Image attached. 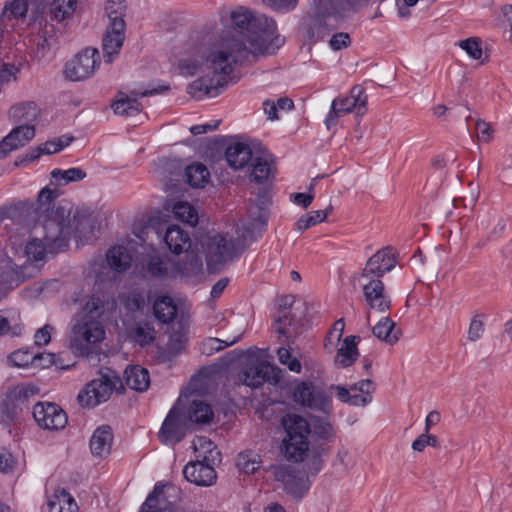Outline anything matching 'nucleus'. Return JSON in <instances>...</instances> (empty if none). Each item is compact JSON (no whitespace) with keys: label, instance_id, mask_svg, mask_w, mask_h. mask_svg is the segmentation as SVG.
Listing matches in <instances>:
<instances>
[{"label":"nucleus","instance_id":"nucleus-1","mask_svg":"<svg viewBox=\"0 0 512 512\" xmlns=\"http://www.w3.org/2000/svg\"><path fill=\"white\" fill-rule=\"evenodd\" d=\"M223 21L230 24L234 36L204 35L193 48L192 57L179 61L182 75L200 73L187 87V93L196 100L217 97L233 83L237 63L251 56L273 54L284 43L272 18L255 15L247 8L231 10Z\"/></svg>","mask_w":512,"mask_h":512},{"label":"nucleus","instance_id":"nucleus-2","mask_svg":"<svg viewBox=\"0 0 512 512\" xmlns=\"http://www.w3.org/2000/svg\"><path fill=\"white\" fill-rule=\"evenodd\" d=\"M75 302L81 310L72 325L69 343L75 354L88 356L105 339V329L99 319L116 308V301L96 291L87 299L77 297Z\"/></svg>","mask_w":512,"mask_h":512},{"label":"nucleus","instance_id":"nucleus-3","mask_svg":"<svg viewBox=\"0 0 512 512\" xmlns=\"http://www.w3.org/2000/svg\"><path fill=\"white\" fill-rule=\"evenodd\" d=\"M58 195L56 188L45 187L39 192L37 223L44 227L48 237L59 248L66 246L72 237L81 242L83 230L89 220L85 215L79 213H74L71 216L69 205L52 204Z\"/></svg>","mask_w":512,"mask_h":512},{"label":"nucleus","instance_id":"nucleus-4","mask_svg":"<svg viewBox=\"0 0 512 512\" xmlns=\"http://www.w3.org/2000/svg\"><path fill=\"white\" fill-rule=\"evenodd\" d=\"M286 436L282 440L281 450L290 461H302L308 451V436L316 442L329 443L336 436L334 424L327 417L311 416L309 421L297 414H288L282 418Z\"/></svg>","mask_w":512,"mask_h":512},{"label":"nucleus","instance_id":"nucleus-5","mask_svg":"<svg viewBox=\"0 0 512 512\" xmlns=\"http://www.w3.org/2000/svg\"><path fill=\"white\" fill-rule=\"evenodd\" d=\"M316 15L305 22V37L318 42L337 28L338 18L354 12L362 0H314Z\"/></svg>","mask_w":512,"mask_h":512},{"label":"nucleus","instance_id":"nucleus-6","mask_svg":"<svg viewBox=\"0 0 512 512\" xmlns=\"http://www.w3.org/2000/svg\"><path fill=\"white\" fill-rule=\"evenodd\" d=\"M41 228L44 234V241L38 238H34L28 242L25 247L26 261L22 264L14 263L11 258L7 257L3 260L1 264L2 276L5 278V281L9 284L10 287L18 286L25 279L33 276L36 272L37 267L32 264V262H40L45 259L47 251L50 253H57L65 248L56 247L53 244L51 238L48 237L47 231L44 229L42 225L39 227H35L37 231ZM68 244L66 245V247Z\"/></svg>","mask_w":512,"mask_h":512},{"label":"nucleus","instance_id":"nucleus-7","mask_svg":"<svg viewBox=\"0 0 512 512\" xmlns=\"http://www.w3.org/2000/svg\"><path fill=\"white\" fill-rule=\"evenodd\" d=\"M77 7V0H51L46 6V15L31 23V30H37L43 42H47L60 30L59 25L70 19Z\"/></svg>","mask_w":512,"mask_h":512},{"label":"nucleus","instance_id":"nucleus-8","mask_svg":"<svg viewBox=\"0 0 512 512\" xmlns=\"http://www.w3.org/2000/svg\"><path fill=\"white\" fill-rule=\"evenodd\" d=\"M367 102L368 97L363 86H353L347 95H339L332 100L324 121L326 127L334 128L339 118L349 113L363 116L367 112Z\"/></svg>","mask_w":512,"mask_h":512},{"label":"nucleus","instance_id":"nucleus-9","mask_svg":"<svg viewBox=\"0 0 512 512\" xmlns=\"http://www.w3.org/2000/svg\"><path fill=\"white\" fill-rule=\"evenodd\" d=\"M331 391L311 381H297L292 390V398L297 404L328 416L333 411Z\"/></svg>","mask_w":512,"mask_h":512},{"label":"nucleus","instance_id":"nucleus-10","mask_svg":"<svg viewBox=\"0 0 512 512\" xmlns=\"http://www.w3.org/2000/svg\"><path fill=\"white\" fill-rule=\"evenodd\" d=\"M203 248L208 266L223 264L239 255L238 243L228 233L207 235Z\"/></svg>","mask_w":512,"mask_h":512},{"label":"nucleus","instance_id":"nucleus-11","mask_svg":"<svg viewBox=\"0 0 512 512\" xmlns=\"http://www.w3.org/2000/svg\"><path fill=\"white\" fill-rule=\"evenodd\" d=\"M243 382L252 388H258L264 383L278 385L282 379V371L267 360L251 358L242 371Z\"/></svg>","mask_w":512,"mask_h":512},{"label":"nucleus","instance_id":"nucleus-12","mask_svg":"<svg viewBox=\"0 0 512 512\" xmlns=\"http://www.w3.org/2000/svg\"><path fill=\"white\" fill-rule=\"evenodd\" d=\"M100 65L96 48H85L65 65V77L71 81H83L91 77Z\"/></svg>","mask_w":512,"mask_h":512},{"label":"nucleus","instance_id":"nucleus-13","mask_svg":"<svg viewBox=\"0 0 512 512\" xmlns=\"http://www.w3.org/2000/svg\"><path fill=\"white\" fill-rule=\"evenodd\" d=\"M330 390H335L336 397L342 403L355 407H365L373 400L375 384L369 379L361 380L350 386L331 385Z\"/></svg>","mask_w":512,"mask_h":512},{"label":"nucleus","instance_id":"nucleus-14","mask_svg":"<svg viewBox=\"0 0 512 512\" xmlns=\"http://www.w3.org/2000/svg\"><path fill=\"white\" fill-rule=\"evenodd\" d=\"M358 282L363 291L364 301L371 310L385 312L390 308L391 300L381 278L360 274Z\"/></svg>","mask_w":512,"mask_h":512},{"label":"nucleus","instance_id":"nucleus-15","mask_svg":"<svg viewBox=\"0 0 512 512\" xmlns=\"http://www.w3.org/2000/svg\"><path fill=\"white\" fill-rule=\"evenodd\" d=\"M116 379L108 375L93 379L78 394V401L84 407H95L108 400L116 388Z\"/></svg>","mask_w":512,"mask_h":512},{"label":"nucleus","instance_id":"nucleus-16","mask_svg":"<svg viewBox=\"0 0 512 512\" xmlns=\"http://www.w3.org/2000/svg\"><path fill=\"white\" fill-rule=\"evenodd\" d=\"M143 270L154 278H177L185 276L183 264L161 257L154 250L142 258Z\"/></svg>","mask_w":512,"mask_h":512},{"label":"nucleus","instance_id":"nucleus-17","mask_svg":"<svg viewBox=\"0 0 512 512\" xmlns=\"http://www.w3.org/2000/svg\"><path fill=\"white\" fill-rule=\"evenodd\" d=\"M187 429V419L176 407H173L159 430V440L164 445L173 447L185 437Z\"/></svg>","mask_w":512,"mask_h":512},{"label":"nucleus","instance_id":"nucleus-18","mask_svg":"<svg viewBox=\"0 0 512 512\" xmlns=\"http://www.w3.org/2000/svg\"><path fill=\"white\" fill-rule=\"evenodd\" d=\"M273 474L277 481L282 482L285 490L294 498H302L310 489L311 481L307 475L298 473L289 465L273 467Z\"/></svg>","mask_w":512,"mask_h":512},{"label":"nucleus","instance_id":"nucleus-19","mask_svg":"<svg viewBox=\"0 0 512 512\" xmlns=\"http://www.w3.org/2000/svg\"><path fill=\"white\" fill-rule=\"evenodd\" d=\"M33 417L37 424L46 430H60L67 424L64 410L51 402H38L33 407Z\"/></svg>","mask_w":512,"mask_h":512},{"label":"nucleus","instance_id":"nucleus-20","mask_svg":"<svg viewBox=\"0 0 512 512\" xmlns=\"http://www.w3.org/2000/svg\"><path fill=\"white\" fill-rule=\"evenodd\" d=\"M55 354L34 352L31 348H19L7 357L9 366L15 368H46L55 363Z\"/></svg>","mask_w":512,"mask_h":512},{"label":"nucleus","instance_id":"nucleus-21","mask_svg":"<svg viewBox=\"0 0 512 512\" xmlns=\"http://www.w3.org/2000/svg\"><path fill=\"white\" fill-rule=\"evenodd\" d=\"M125 21L109 22L103 36L102 49L107 63L113 62L125 40Z\"/></svg>","mask_w":512,"mask_h":512},{"label":"nucleus","instance_id":"nucleus-22","mask_svg":"<svg viewBox=\"0 0 512 512\" xmlns=\"http://www.w3.org/2000/svg\"><path fill=\"white\" fill-rule=\"evenodd\" d=\"M215 464L207 463L203 460L191 461L185 465L183 475L188 482L197 486H212L217 479V474L213 467Z\"/></svg>","mask_w":512,"mask_h":512},{"label":"nucleus","instance_id":"nucleus-23","mask_svg":"<svg viewBox=\"0 0 512 512\" xmlns=\"http://www.w3.org/2000/svg\"><path fill=\"white\" fill-rule=\"evenodd\" d=\"M35 137V128L32 125H17L8 135L0 141V158L25 146Z\"/></svg>","mask_w":512,"mask_h":512},{"label":"nucleus","instance_id":"nucleus-24","mask_svg":"<svg viewBox=\"0 0 512 512\" xmlns=\"http://www.w3.org/2000/svg\"><path fill=\"white\" fill-rule=\"evenodd\" d=\"M396 265V258L392 248L386 247L377 251L371 256L362 273L367 276L381 278L385 273L390 272Z\"/></svg>","mask_w":512,"mask_h":512},{"label":"nucleus","instance_id":"nucleus-25","mask_svg":"<svg viewBox=\"0 0 512 512\" xmlns=\"http://www.w3.org/2000/svg\"><path fill=\"white\" fill-rule=\"evenodd\" d=\"M170 488L172 487L162 482L156 483L139 512H178L167 499L166 489Z\"/></svg>","mask_w":512,"mask_h":512},{"label":"nucleus","instance_id":"nucleus-26","mask_svg":"<svg viewBox=\"0 0 512 512\" xmlns=\"http://www.w3.org/2000/svg\"><path fill=\"white\" fill-rule=\"evenodd\" d=\"M158 93L157 89L152 90H141L133 91L130 95L125 93H119L117 99L112 105L115 114L122 116H132L139 113L142 109V105L138 102L140 97L153 95Z\"/></svg>","mask_w":512,"mask_h":512},{"label":"nucleus","instance_id":"nucleus-27","mask_svg":"<svg viewBox=\"0 0 512 512\" xmlns=\"http://www.w3.org/2000/svg\"><path fill=\"white\" fill-rule=\"evenodd\" d=\"M40 116V108L34 101H23L13 105L8 112L9 120L18 125L35 127Z\"/></svg>","mask_w":512,"mask_h":512},{"label":"nucleus","instance_id":"nucleus-28","mask_svg":"<svg viewBox=\"0 0 512 512\" xmlns=\"http://www.w3.org/2000/svg\"><path fill=\"white\" fill-rule=\"evenodd\" d=\"M113 442L112 429L103 425L98 427L92 434L90 439V449L94 456L105 458L110 454Z\"/></svg>","mask_w":512,"mask_h":512},{"label":"nucleus","instance_id":"nucleus-29","mask_svg":"<svg viewBox=\"0 0 512 512\" xmlns=\"http://www.w3.org/2000/svg\"><path fill=\"white\" fill-rule=\"evenodd\" d=\"M359 340V337L354 335H349L343 339L335 355V365L347 368L357 360Z\"/></svg>","mask_w":512,"mask_h":512},{"label":"nucleus","instance_id":"nucleus-30","mask_svg":"<svg viewBox=\"0 0 512 512\" xmlns=\"http://www.w3.org/2000/svg\"><path fill=\"white\" fill-rule=\"evenodd\" d=\"M164 240L170 251L175 254L186 252L191 246L189 234L177 225L167 228Z\"/></svg>","mask_w":512,"mask_h":512},{"label":"nucleus","instance_id":"nucleus-31","mask_svg":"<svg viewBox=\"0 0 512 512\" xmlns=\"http://www.w3.org/2000/svg\"><path fill=\"white\" fill-rule=\"evenodd\" d=\"M49 512H78L75 499L63 488H58L48 497Z\"/></svg>","mask_w":512,"mask_h":512},{"label":"nucleus","instance_id":"nucleus-32","mask_svg":"<svg viewBox=\"0 0 512 512\" xmlns=\"http://www.w3.org/2000/svg\"><path fill=\"white\" fill-rule=\"evenodd\" d=\"M192 447L196 455V460H203L207 463L221 462V453L217 450L215 444L203 436H197L192 442Z\"/></svg>","mask_w":512,"mask_h":512},{"label":"nucleus","instance_id":"nucleus-33","mask_svg":"<svg viewBox=\"0 0 512 512\" xmlns=\"http://www.w3.org/2000/svg\"><path fill=\"white\" fill-rule=\"evenodd\" d=\"M106 260L112 270L116 272H123L130 267L133 261V255L130 249L122 245H118L108 250Z\"/></svg>","mask_w":512,"mask_h":512},{"label":"nucleus","instance_id":"nucleus-34","mask_svg":"<svg viewBox=\"0 0 512 512\" xmlns=\"http://www.w3.org/2000/svg\"><path fill=\"white\" fill-rule=\"evenodd\" d=\"M225 156L228 164L234 169H241L252 160V152L249 146L239 142L229 145Z\"/></svg>","mask_w":512,"mask_h":512},{"label":"nucleus","instance_id":"nucleus-35","mask_svg":"<svg viewBox=\"0 0 512 512\" xmlns=\"http://www.w3.org/2000/svg\"><path fill=\"white\" fill-rule=\"evenodd\" d=\"M125 382L130 389L143 392L150 385L149 372L139 365L127 367L125 370Z\"/></svg>","mask_w":512,"mask_h":512},{"label":"nucleus","instance_id":"nucleus-36","mask_svg":"<svg viewBox=\"0 0 512 512\" xmlns=\"http://www.w3.org/2000/svg\"><path fill=\"white\" fill-rule=\"evenodd\" d=\"M250 178L256 183H263L273 175V161L269 155L252 159Z\"/></svg>","mask_w":512,"mask_h":512},{"label":"nucleus","instance_id":"nucleus-37","mask_svg":"<svg viewBox=\"0 0 512 512\" xmlns=\"http://www.w3.org/2000/svg\"><path fill=\"white\" fill-rule=\"evenodd\" d=\"M372 331L375 337L390 345L395 344L400 338V330L389 317L381 318Z\"/></svg>","mask_w":512,"mask_h":512},{"label":"nucleus","instance_id":"nucleus-38","mask_svg":"<svg viewBox=\"0 0 512 512\" xmlns=\"http://www.w3.org/2000/svg\"><path fill=\"white\" fill-rule=\"evenodd\" d=\"M155 317L163 322L168 323L175 319L177 314V306L173 299L169 296H159L153 304Z\"/></svg>","mask_w":512,"mask_h":512},{"label":"nucleus","instance_id":"nucleus-39","mask_svg":"<svg viewBox=\"0 0 512 512\" xmlns=\"http://www.w3.org/2000/svg\"><path fill=\"white\" fill-rule=\"evenodd\" d=\"M173 216L183 223L192 227L198 224V212L196 208L187 201H177L171 205Z\"/></svg>","mask_w":512,"mask_h":512},{"label":"nucleus","instance_id":"nucleus-40","mask_svg":"<svg viewBox=\"0 0 512 512\" xmlns=\"http://www.w3.org/2000/svg\"><path fill=\"white\" fill-rule=\"evenodd\" d=\"M262 464L261 457L254 451L240 452L236 459V466L241 473L250 475L255 473Z\"/></svg>","mask_w":512,"mask_h":512},{"label":"nucleus","instance_id":"nucleus-41","mask_svg":"<svg viewBox=\"0 0 512 512\" xmlns=\"http://www.w3.org/2000/svg\"><path fill=\"white\" fill-rule=\"evenodd\" d=\"M187 183L195 188L204 187L210 178L207 167L201 163L191 164L185 169Z\"/></svg>","mask_w":512,"mask_h":512},{"label":"nucleus","instance_id":"nucleus-42","mask_svg":"<svg viewBox=\"0 0 512 512\" xmlns=\"http://www.w3.org/2000/svg\"><path fill=\"white\" fill-rule=\"evenodd\" d=\"M187 418L190 422L205 424L213 418V411L210 405L193 400L187 409Z\"/></svg>","mask_w":512,"mask_h":512},{"label":"nucleus","instance_id":"nucleus-43","mask_svg":"<svg viewBox=\"0 0 512 512\" xmlns=\"http://www.w3.org/2000/svg\"><path fill=\"white\" fill-rule=\"evenodd\" d=\"M85 176V171L79 167H72L66 170L55 168L51 171L52 183L56 185H66L70 182L80 181Z\"/></svg>","mask_w":512,"mask_h":512},{"label":"nucleus","instance_id":"nucleus-44","mask_svg":"<svg viewBox=\"0 0 512 512\" xmlns=\"http://www.w3.org/2000/svg\"><path fill=\"white\" fill-rule=\"evenodd\" d=\"M277 358L281 365L285 366L290 372L299 374L302 371V364L294 354L293 350L290 347H279L277 349Z\"/></svg>","mask_w":512,"mask_h":512},{"label":"nucleus","instance_id":"nucleus-45","mask_svg":"<svg viewBox=\"0 0 512 512\" xmlns=\"http://www.w3.org/2000/svg\"><path fill=\"white\" fill-rule=\"evenodd\" d=\"M129 336L133 342L140 346L150 344L155 338V330L148 323L137 324L129 332Z\"/></svg>","mask_w":512,"mask_h":512},{"label":"nucleus","instance_id":"nucleus-46","mask_svg":"<svg viewBox=\"0 0 512 512\" xmlns=\"http://www.w3.org/2000/svg\"><path fill=\"white\" fill-rule=\"evenodd\" d=\"M331 209L317 210L307 213L302 216L296 222V228L298 231H304L316 224L322 223L326 220Z\"/></svg>","mask_w":512,"mask_h":512},{"label":"nucleus","instance_id":"nucleus-47","mask_svg":"<svg viewBox=\"0 0 512 512\" xmlns=\"http://www.w3.org/2000/svg\"><path fill=\"white\" fill-rule=\"evenodd\" d=\"M188 330L185 326L180 325L176 331L170 334L167 348L169 353L176 355L184 350L187 343Z\"/></svg>","mask_w":512,"mask_h":512},{"label":"nucleus","instance_id":"nucleus-48","mask_svg":"<svg viewBox=\"0 0 512 512\" xmlns=\"http://www.w3.org/2000/svg\"><path fill=\"white\" fill-rule=\"evenodd\" d=\"M459 47L473 60H483L482 41L480 38L471 37L459 42Z\"/></svg>","mask_w":512,"mask_h":512},{"label":"nucleus","instance_id":"nucleus-49","mask_svg":"<svg viewBox=\"0 0 512 512\" xmlns=\"http://www.w3.org/2000/svg\"><path fill=\"white\" fill-rule=\"evenodd\" d=\"M344 328L345 322L343 318L334 322L324 343L326 350L331 352L339 344L343 336Z\"/></svg>","mask_w":512,"mask_h":512},{"label":"nucleus","instance_id":"nucleus-50","mask_svg":"<svg viewBox=\"0 0 512 512\" xmlns=\"http://www.w3.org/2000/svg\"><path fill=\"white\" fill-rule=\"evenodd\" d=\"M125 10L124 0H106L105 13L109 22L124 21Z\"/></svg>","mask_w":512,"mask_h":512},{"label":"nucleus","instance_id":"nucleus-51","mask_svg":"<svg viewBox=\"0 0 512 512\" xmlns=\"http://www.w3.org/2000/svg\"><path fill=\"white\" fill-rule=\"evenodd\" d=\"M73 141V137L70 135H62L58 138L46 141L45 143L41 144V148L44 155H50L57 152H60L64 148L70 145V143Z\"/></svg>","mask_w":512,"mask_h":512},{"label":"nucleus","instance_id":"nucleus-52","mask_svg":"<svg viewBox=\"0 0 512 512\" xmlns=\"http://www.w3.org/2000/svg\"><path fill=\"white\" fill-rule=\"evenodd\" d=\"M485 316L476 314L472 317L467 331V339L476 342L483 336L485 331Z\"/></svg>","mask_w":512,"mask_h":512},{"label":"nucleus","instance_id":"nucleus-53","mask_svg":"<svg viewBox=\"0 0 512 512\" xmlns=\"http://www.w3.org/2000/svg\"><path fill=\"white\" fill-rule=\"evenodd\" d=\"M351 45L350 35L346 32L334 33L329 40V47L333 51H340Z\"/></svg>","mask_w":512,"mask_h":512},{"label":"nucleus","instance_id":"nucleus-54","mask_svg":"<svg viewBox=\"0 0 512 512\" xmlns=\"http://www.w3.org/2000/svg\"><path fill=\"white\" fill-rule=\"evenodd\" d=\"M5 402L8 406H11L12 408H18L21 405H23L26 402V400L22 396L21 390L16 385L7 390L5 395Z\"/></svg>","mask_w":512,"mask_h":512},{"label":"nucleus","instance_id":"nucleus-55","mask_svg":"<svg viewBox=\"0 0 512 512\" xmlns=\"http://www.w3.org/2000/svg\"><path fill=\"white\" fill-rule=\"evenodd\" d=\"M478 140L482 142H489L493 138L494 130L489 123L478 120L475 125Z\"/></svg>","mask_w":512,"mask_h":512},{"label":"nucleus","instance_id":"nucleus-56","mask_svg":"<svg viewBox=\"0 0 512 512\" xmlns=\"http://www.w3.org/2000/svg\"><path fill=\"white\" fill-rule=\"evenodd\" d=\"M53 327L46 324L43 327L39 328L34 335V343L36 346H44L47 345L51 340V333Z\"/></svg>","mask_w":512,"mask_h":512},{"label":"nucleus","instance_id":"nucleus-57","mask_svg":"<svg viewBox=\"0 0 512 512\" xmlns=\"http://www.w3.org/2000/svg\"><path fill=\"white\" fill-rule=\"evenodd\" d=\"M7 10L15 18H24L27 14L28 7L25 0H13L7 7Z\"/></svg>","mask_w":512,"mask_h":512},{"label":"nucleus","instance_id":"nucleus-58","mask_svg":"<svg viewBox=\"0 0 512 512\" xmlns=\"http://www.w3.org/2000/svg\"><path fill=\"white\" fill-rule=\"evenodd\" d=\"M14 458L12 454L3 449L0 451V472H10L14 467Z\"/></svg>","mask_w":512,"mask_h":512},{"label":"nucleus","instance_id":"nucleus-59","mask_svg":"<svg viewBox=\"0 0 512 512\" xmlns=\"http://www.w3.org/2000/svg\"><path fill=\"white\" fill-rule=\"evenodd\" d=\"M241 339V335L234 337L232 340H220L217 338H210L207 344L211 346V351H219L222 348L229 347L237 343Z\"/></svg>","mask_w":512,"mask_h":512},{"label":"nucleus","instance_id":"nucleus-60","mask_svg":"<svg viewBox=\"0 0 512 512\" xmlns=\"http://www.w3.org/2000/svg\"><path fill=\"white\" fill-rule=\"evenodd\" d=\"M292 201L294 204L301 206L303 208H307L311 205L314 196L308 193H296L292 196Z\"/></svg>","mask_w":512,"mask_h":512},{"label":"nucleus","instance_id":"nucleus-61","mask_svg":"<svg viewBox=\"0 0 512 512\" xmlns=\"http://www.w3.org/2000/svg\"><path fill=\"white\" fill-rule=\"evenodd\" d=\"M298 0H270L272 7L278 11H290L296 7Z\"/></svg>","mask_w":512,"mask_h":512},{"label":"nucleus","instance_id":"nucleus-62","mask_svg":"<svg viewBox=\"0 0 512 512\" xmlns=\"http://www.w3.org/2000/svg\"><path fill=\"white\" fill-rule=\"evenodd\" d=\"M264 112L267 118L270 120H277L278 117V106L275 101L267 100L263 103Z\"/></svg>","mask_w":512,"mask_h":512},{"label":"nucleus","instance_id":"nucleus-63","mask_svg":"<svg viewBox=\"0 0 512 512\" xmlns=\"http://www.w3.org/2000/svg\"><path fill=\"white\" fill-rule=\"evenodd\" d=\"M219 125V122L216 121L214 123H206V124H200V125H194L190 128V132L193 134V135H200V134H204L208 131H212V130H215L217 129Z\"/></svg>","mask_w":512,"mask_h":512},{"label":"nucleus","instance_id":"nucleus-64","mask_svg":"<svg viewBox=\"0 0 512 512\" xmlns=\"http://www.w3.org/2000/svg\"><path fill=\"white\" fill-rule=\"evenodd\" d=\"M21 390L22 396L27 401L30 397L35 396L39 393V388L32 383H23L17 385Z\"/></svg>","mask_w":512,"mask_h":512}]
</instances>
